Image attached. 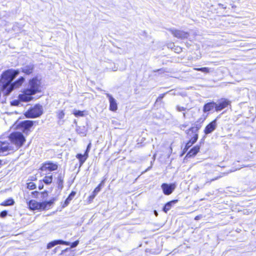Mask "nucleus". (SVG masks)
Segmentation results:
<instances>
[{
	"instance_id": "36",
	"label": "nucleus",
	"mask_w": 256,
	"mask_h": 256,
	"mask_svg": "<svg viewBox=\"0 0 256 256\" xmlns=\"http://www.w3.org/2000/svg\"><path fill=\"white\" fill-rule=\"evenodd\" d=\"M166 94H160L157 98V101L160 100Z\"/></svg>"
},
{
	"instance_id": "18",
	"label": "nucleus",
	"mask_w": 256,
	"mask_h": 256,
	"mask_svg": "<svg viewBox=\"0 0 256 256\" xmlns=\"http://www.w3.org/2000/svg\"><path fill=\"white\" fill-rule=\"evenodd\" d=\"M33 122L31 120H24L21 122V126L24 129H29L33 126Z\"/></svg>"
},
{
	"instance_id": "1",
	"label": "nucleus",
	"mask_w": 256,
	"mask_h": 256,
	"mask_svg": "<svg viewBox=\"0 0 256 256\" xmlns=\"http://www.w3.org/2000/svg\"><path fill=\"white\" fill-rule=\"evenodd\" d=\"M20 74L18 70L10 69L2 72L0 79V86L5 91L6 95L9 94L14 89L20 86L24 81L22 76L12 83L14 78Z\"/></svg>"
},
{
	"instance_id": "42",
	"label": "nucleus",
	"mask_w": 256,
	"mask_h": 256,
	"mask_svg": "<svg viewBox=\"0 0 256 256\" xmlns=\"http://www.w3.org/2000/svg\"><path fill=\"white\" fill-rule=\"evenodd\" d=\"M154 214L157 216L158 214V212L156 211V210H154Z\"/></svg>"
},
{
	"instance_id": "41",
	"label": "nucleus",
	"mask_w": 256,
	"mask_h": 256,
	"mask_svg": "<svg viewBox=\"0 0 256 256\" xmlns=\"http://www.w3.org/2000/svg\"><path fill=\"white\" fill-rule=\"evenodd\" d=\"M43 186H43V185L40 186H39V189H40V190L42 189V188H43Z\"/></svg>"
},
{
	"instance_id": "40",
	"label": "nucleus",
	"mask_w": 256,
	"mask_h": 256,
	"mask_svg": "<svg viewBox=\"0 0 256 256\" xmlns=\"http://www.w3.org/2000/svg\"><path fill=\"white\" fill-rule=\"evenodd\" d=\"M200 218H201V216H196L195 217L194 219H195L196 220H200Z\"/></svg>"
},
{
	"instance_id": "23",
	"label": "nucleus",
	"mask_w": 256,
	"mask_h": 256,
	"mask_svg": "<svg viewBox=\"0 0 256 256\" xmlns=\"http://www.w3.org/2000/svg\"><path fill=\"white\" fill-rule=\"evenodd\" d=\"M14 203V200L12 198H10L2 202L0 205L3 206H12Z\"/></svg>"
},
{
	"instance_id": "11",
	"label": "nucleus",
	"mask_w": 256,
	"mask_h": 256,
	"mask_svg": "<svg viewBox=\"0 0 256 256\" xmlns=\"http://www.w3.org/2000/svg\"><path fill=\"white\" fill-rule=\"evenodd\" d=\"M57 244H64L66 246H69L70 244V242H66L63 240H55L52 242H49L47 245V248L50 249L54 247V246Z\"/></svg>"
},
{
	"instance_id": "8",
	"label": "nucleus",
	"mask_w": 256,
	"mask_h": 256,
	"mask_svg": "<svg viewBox=\"0 0 256 256\" xmlns=\"http://www.w3.org/2000/svg\"><path fill=\"white\" fill-rule=\"evenodd\" d=\"M58 168L56 164L50 162H47L42 164V166L40 168L42 172H52L56 170Z\"/></svg>"
},
{
	"instance_id": "19",
	"label": "nucleus",
	"mask_w": 256,
	"mask_h": 256,
	"mask_svg": "<svg viewBox=\"0 0 256 256\" xmlns=\"http://www.w3.org/2000/svg\"><path fill=\"white\" fill-rule=\"evenodd\" d=\"M200 150V146H196L192 148L187 154L190 157L195 156Z\"/></svg>"
},
{
	"instance_id": "38",
	"label": "nucleus",
	"mask_w": 256,
	"mask_h": 256,
	"mask_svg": "<svg viewBox=\"0 0 256 256\" xmlns=\"http://www.w3.org/2000/svg\"><path fill=\"white\" fill-rule=\"evenodd\" d=\"M105 180H106V179H104V180H102V181L101 182H100V183L98 184V186H100V189H101V187H102V186H104V184Z\"/></svg>"
},
{
	"instance_id": "28",
	"label": "nucleus",
	"mask_w": 256,
	"mask_h": 256,
	"mask_svg": "<svg viewBox=\"0 0 256 256\" xmlns=\"http://www.w3.org/2000/svg\"><path fill=\"white\" fill-rule=\"evenodd\" d=\"M73 114L76 117L83 116H84V112L80 110H74Z\"/></svg>"
},
{
	"instance_id": "45",
	"label": "nucleus",
	"mask_w": 256,
	"mask_h": 256,
	"mask_svg": "<svg viewBox=\"0 0 256 256\" xmlns=\"http://www.w3.org/2000/svg\"><path fill=\"white\" fill-rule=\"evenodd\" d=\"M170 150L171 151L172 150V148H170Z\"/></svg>"
},
{
	"instance_id": "46",
	"label": "nucleus",
	"mask_w": 256,
	"mask_h": 256,
	"mask_svg": "<svg viewBox=\"0 0 256 256\" xmlns=\"http://www.w3.org/2000/svg\"><path fill=\"white\" fill-rule=\"evenodd\" d=\"M1 164V160H0V164Z\"/></svg>"
},
{
	"instance_id": "34",
	"label": "nucleus",
	"mask_w": 256,
	"mask_h": 256,
	"mask_svg": "<svg viewBox=\"0 0 256 256\" xmlns=\"http://www.w3.org/2000/svg\"><path fill=\"white\" fill-rule=\"evenodd\" d=\"M90 147H91V143H90L88 146H87V148H86V152H85V155L86 156H88V153L90 150Z\"/></svg>"
},
{
	"instance_id": "15",
	"label": "nucleus",
	"mask_w": 256,
	"mask_h": 256,
	"mask_svg": "<svg viewBox=\"0 0 256 256\" xmlns=\"http://www.w3.org/2000/svg\"><path fill=\"white\" fill-rule=\"evenodd\" d=\"M229 104L228 101L226 100H224L218 104H216L215 108L216 111H220L226 107Z\"/></svg>"
},
{
	"instance_id": "7",
	"label": "nucleus",
	"mask_w": 256,
	"mask_h": 256,
	"mask_svg": "<svg viewBox=\"0 0 256 256\" xmlns=\"http://www.w3.org/2000/svg\"><path fill=\"white\" fill-rule=\"evenodd\" d=\"M176 188V184L174 183L168 184L164 183L161 185V188L164 194L165 195L170 194Z\"/></svg>"
},
{
	"instance_id": "35",
	"label": "nucleus",
	"mask_w": 256,
	"mask_h": 256,
	"mask_svg": "<svg viewBox=\"0 0 256 256\" xmlns=\"http://www.w3.org/2000/svg\"><path fill=\"white\" fill-rule=\"evenodd\" d=\"M176 108H177V110L179 112L184 111L186 110V108L182 107V106H178Z\"/></svg>"
},
{
	"instance_id": "13",
	"label": "nucleus",
	"mask_w": 256,
	"mask_h": 256,
	"mask_svg": "<svg viewBox=\"0 0 256 256\" xmlns=\"http://www.w3.org/2000/svg\"><path fill=\"white\" fill-rule=\"evenodd\" d=\"M10 150L8 144L0 142V155L8 154L7 152Z\"/></svg>"
},
{
	"instance_id": "43",
	"label": "nucleus",
	"mask_w": 256,
	"mask_h": 256,
	"mask_svg": "<svg viewBox=\"0 0 256 256\" xmlns=\"http://www.w3.org/2000/svg\"><path fill=\"white\" fill-rule=\"evenodd\" d=\"M183 116H184V118H186V114L183 113Z\"/></svg>"
},
{
	"instance_id": "24",
	"label": "nucleus",
	"mask_w": 256,
	"mask_h": 256,
	"mask_svg": "<svg viewBox=\"0 0 256 256\" xmlns=\"http://www.w3.org/2000/svg\"><path fill=\"white\" fill-rule=\"evenodd\" d=\"M52 175L46 176L42 180L45 184H50L52 183Z\"/></svg>"
},
{
	"instance_id": "30",
	"label": "nucleus",
	"mask_w": 256,
	"mask_h": 256,
	"mask_svg": "<svg viewBox=\"0 0 256 256\" xmlns=\"http://www.w3.org/2000/svg\"><path fill=\"white\" fill-rule=\"evenodd\" d=\"M112 66H109L107 68L110 70H112L114 72L118 70V67L116 66L114 64H112Z\"/></svg>"
},
{
	"instance_id": "37",
	"label": "nucleus",
	"mask_w": 256,
	"mask_h": 256,
	"mask_svg": "<svg viewBox=\"0 0 256 256\" xmlns=\"http://www.w3.org/2000/svg\"><path fill=\"white\" fill-rule=\"evenodd\" d=\"M192 145V144L191 141L189 140V142L186 144V148L188 149Z\"/></svg>"
},
{
	"instance_id": "2",
	"label": "nucleus",
	"mask_w": 256,
	"mask_h": 256,
	"mask_svg": "<svg viewBox=\"0 0 256 256\" xmlns=\"http://www.w3.org/2000/svg\"><path fill=\"white\" fill-rule=\"evenodd\" d=\"M40 82L37 78H34L29 81L30 88L24 90L18 96L20 100L24 102H29L32 98V96L40 91Z\"/></svg>"
},
{
	"instance_id": "25",
	"label": "nucleus",
	"mask_w": 256,
	"mask_h": 256,
	"mask_svg": "<svg viewBox=\"0 0 256 256\" xmlns=\"http://www.w3.org/2000/svg\"><path fill=\"white\" fill-rule=\"evenodd\" d=\"M100 186H97L96 188L93 191L92 194L89 196L90 200H92L96 197L97 194L100 192Z\"/></svg>"
},
{
	"instance_id": "21",
	"label": "nucleus",
	"mask_w": 256,
	"mask_h": 256,
	"mask_svg": "<svg viewBox=\"0 0 256 256\" xmlns=\"http://www.w3.org/2000/svg\"><path fill=\"white\" fill-rule=\"evenodd\" d=\"M63 182H64V177L61 174H60L57 178V184L58 185V188H60V189L62 188Z\"/></svg>"
},
{
	"instance_id": "5",
	"label": "nucleus",
	"mask_w": 256,
	"mask_h": 256,
	"mask_svg": "<svg viewBox=\"0 0 256 256\" xmlns=\"http://www.w3.org/2000/svg\"><path fill=\"white\" fill-rule=\"evenodd\" d=\"M42 114V107L40 104H36L28 110L25 114L27 118H34L41 116Z\"/></svg>"
},
{
	"instance_id": "10",
	"label": "nucleus",
	"mask_w": 256,
	"mask_h": 256,
	"mask_svg": "<svg viewBox=\"0 0 256 256\" xmlns=\"http://www.w3.org/2000/svg\"><path fill=\"white\" fill-rule=\"evenodd\" d=\"M106 97L110 102V110L115 112L118 110V105L116 100L109 94H106Z\"/></svg>"
},
{
	"instance_id": "6",
	"label": "nucleus",
	"mask_w": 256,
	"mask_h": 256,
	"mask_svg": "<svg viewBox=\"0 0 256 256\" xmlns=\"http://www.w3.org/2000/svg\"><path fill=\"white\" fill-rule=\"evenodd\" d=\"M169 30L174 37L178 38L185 39L187 38L189 36V34L188 32L183 30H176V28H170Z\"/></svg>"
},
{
	"instance_id": "16",
	"label": "nucleus",
	"mask_w": 256,
	"mask_h": 256,
	"mask_svg": "<svg viewBox=\"0 0 256 256\" xmlns=\"http://www.w3.org/2000/svg\"><path fill=\"white\" fill-rule=\"evenodd\" d=\"M178 202V200H172L167 202L163 208V210L166 213L169 210H170L172 206Z\"/></svg>"
},
{
	"instance_id": "32",
	"label": "nucleus",
	"mask_w": 256,
	"mask_h": 256,
	"mask_svg": "<svg viewBox=\"0 0 256 256\" xmlns=\"http://www.w3.org/2000/svg\"><path fill=\"white\" fill-rule=\"evenodd\" d=\"M78 244H79V241L76 240L72 244L70 243V245L71 248H76Z\"/></svg>"
},
{
	"instance_id": "3",
	"label": "nucleus",
	"mask_w": 256,
	"mask_h": 256,
	"mask_svg": "<svg viewBox=\"0 0 256 256\" xmlns=\"http://www.w3.org/2000/svg\"><path fill=\"white\" fill-rule=\"evenodd\" d=\"M54 202V199L42 202H38L35 200H30L29 201L28 204L29 208L32 210H44L46 208H49Z\"/></svg>"
},
{
	"instance_id": "39",
	"label": "nucleus",
	"mask_w": 256,
	"mask_h": 256,
	"mask_svg": "<svg viewBox=\"0 0 256 256\" xmlns=\"http://www.w3.org/2000/svg\"><path fill=\"white\" fill-rule=\"evenodd\" d=\"M19 104V102L18 100H14L12 102V104L14 105V106H18Z\"/></svg>"
},
{
	"instance_id": "4",
	"label": "nucleus",
	"mask_w": 256,
	"mask_h": 256,
	"mask_svg": "<svg viewBox=\"0 0 256 256\" xmlns=\"http://www.w3.org/2000/svg\"><path fill=\"white\" fill-rule=\"evenodd\" d=\"M10 139L11 142L15 144L17 148L22 146L26 140L24 135L20 132H14L11 134Z\"/></svg>"
},
{
	"instance_id": "29",
	"label": "nucleus",
	"mask_w": 256,
	"mask_h": 256,
	"mask_svg": "<svg viewBox=\"0 0 256 256\" xmlns=\"http://www.w3.org/2000/svg\"><path fill=\"white\" fill-rule=\"evenodd\" d=\"M28 188L30 190H34L36 188V186L34 182H30L28 184Z\"/></svg>"
},
{
	"instance_id": "27",
	"label": "nucleus",
	"mask_w": 256,
	"mask_h": 256,
	"mask_svg": "<svg viewBox=\"0 0 256 256\" xmlns=\"http://www.w3.org/2000/svg\"><path fill=\"white\" fill-rule=\"evenodd\" d=\"M194 70L204 73H208L210 72V69L208 68H194Z\"/></svg>"
},
{
	"instance_id": "33",
	"label": "nucleus",
	"mask_w": 256,
	"mask_h": 256,
	"mask_svg": "<svg viewBox=\"0 0 256 256\" xmlns=\"http://www.w3.org/2000/svg\"><path fill=\"white\" fill-rule=\"evenodd\" d=\"M8 214V212L6 210H3L0 213V216L1 218H4L6 217Z\"/></svg>"
},
{
	"instance_id": "44",
	"label": "nucleus",
	"mask_w": 256,
	"mask_h": 256,
	"mask_svg": "<svg viewBox=\"0 0 256 256\" xmlns=\"http://www.w3.org/2000/svg\"><path fill=\"white\" fill-rule=\"evenodd\" d=\"M216 179H217V178H213V179H212V180H211V181H213V180H216Z\"/></svg>"
},
{
	"instance_id": "12",
	"label": "nucleus",
	"mask_w": 256,
	"mask_h": 256,
	"mask_svg": "<svg viewBox=\"0 0 256 256\" xmlns=\"http://www.w3.org/2000/svg\"><path fill=\"white\" fill-rule=\"evenodd\" d=\"M34 65L32 64H28L24 66L22 68V72L26 74H31L34 70Z\"/></svg>"
},
{
	"instance_id": "14",
	"label": "nucleus",
	"mask_w": 256,
	"mask_h": 256,
	"mask_svg": "<svg viewBox=\"0 0 256 256\" xmlns=\"http://www.w3.org/2000/svg\"><path fill=\"white\" fill-rule=\"evenodd\" d=\"M200 128V127L196 125V126L192 127L190 129V130L192 131V132L195 133L194 136L192 138L191 140H190V141H191V142L192 144L194 143H195L198 140V134L196 132H198Z\"/></svg>"
},
{
	"instance_id": "17",
	"label": "nucleus",
	"mask_w": 256,
	"mask_h": 256,
	"mask_svg": "<svg viewBox=\"0 0 256 256\" xmlns=\"http://www.w3.org/2000/svg\"><path fill=\"white\" fill-rule=\"evenodd\" d=\"M216 103L210 102L204 104L203 110L204 112H208L214 108H215Z\"/></svg>"
},
{
	"instance_id": "22",
	"label": "nucleus",
	"mask_w": 256,
	"mask_h": 256,
	"mask_svg": "<svg viewBox=\"0 0 256 256\" xmlns=\"http://www.w3.org/2000/svg\"><path fill=\"white\" fill-rule=\"evenodd\" d=\"M57 118L59 120L58 123L61 122V120H62L64 116L65 113L63 110H59L56 112Z\"/></svg>"
},
{
	"instance_id": "9",
	"label": "nucleus",
	"mask_w": 256,
	"mask_h": 256,
	"mask_svg": "<svg viewBox=\"0 0 256 256\" xmlns=\"http://www.w3.org/2000/svg\"><path fill=\"white\" fill-rule=\"evenodd\" d=\"M217 127L216 119L214 120L205 128L204 132L206 134H208L214 132Z\"/></svg>"
},
{
	"instance_id": "26",
	"label": "nucleus",
	"mask_w": 256,
	"mask_h": 256,
	"mask_svg": "<svg viewBox=\"0 0 256 256\" xmlns=\"http://www.w3.org/2000/svg\"><path fill=\"white\" fill-rule=\"evenodd\" d=\"M76 193L74 192H72L71 193L69 194L68 198L66 200L64 204H68L70 201L76 195Z\"/></svg>"
},
{
	"instance_id": "31",
	"label": "nucleus",
	"mask_w": 256,
	"mask_h": 256,
	"mask_svg": "<svg viewBox=\"0 0 256 256\" xmlns=\"http://www.w3.org/2000/svg\"><path fill=\"white\" fill-rule=\"evenodd\" d=\"M77 132L78 134H82V136H86V131L85 130H80V128L77 129Z\"/></svg>"
},
{
	"instance_id": "20",
	"label": "nucleus",
	"mask_w": 256,
	"mask_h": 256,
	"mask_svg": "<svg viewBox=\"0 0 256 256\" xmlns=\"http://www.w3.org/2000/svg\"><path fill=\"white\" fill-rule=\"evenodd\" d=\"M76 157L79 160L80 166H82L86 160L88 156H86L85 155V154L84 155L78 154L76 156Z\"/></svg>"
}]
</instances>
